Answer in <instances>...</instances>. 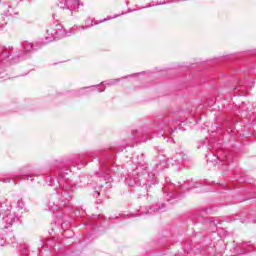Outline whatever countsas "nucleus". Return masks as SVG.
I'll list each match as a JSON object with an SVG mask.
<instances>
[{"label": "nucleus", "mask_w": 256, "mask_h": 256, "mask_svg": "<svg viewBox=\"0 0 256 256\" xmlns=\"http://www.w3.org/2000/svg\"><path fill=\"white\" fill-rule=\"evenodd\" d=\"M69 173V170H60L58 172V185L55 187L56 194L54 195L58 201L56 203L53 202V205L49 203V211H53V213H55L57 207H67L71 201V194H69V191H73V183L69 178Z\"/></svg>", "instance_id": "nucleus-1"}, {"label": "nucleus", "mask_w": 256, "mask_h": 256, "mask_svg": "<svg viewBox=\"0 0 256 256\" xmlns=\"http://www.w3.org/2000/svg\"><path fill=\"white\" fill-rule=\"evenodd\" d=\"M91 27H93V24L86 26H73L72 28L65 30L63 29V25L53 24L46 30L41 44L47 45L48 43H52V41H57V39H63V37H71V35H75L79 29L85 30L91 29Z\"/></svg>", "instance_id": "nucleus-2"}, {"label": "nucleus", "mask_w": 256, "mask_h": 256, "mask_svg": "<svg viewBox=\"0 0 256 256\" xmlns=\"http://www.w3.org/2000/svg\"><path fill=\"white\" fill-rule=\"evenodd\" d=\"M189 117V110H176L157 121V127L160 131H164L165 135H173L177 127V123H182Z\"/></svg>", "instance_id": "nucleus-3"}, {"label": "nucleus", "mask_w": 256, "mask_h": 256, "mask_svg": "<svg viewBox=\"0 0 256 256\" xmlns=\"http://www.w3.org/2000/svg\"><path fill=\"white\" fill-rule=\"evenodd\" d=\"M132 175L134 177L133 179H125V183L130 187H135V185H139L140 187H147V185H149L151 182V177L149 176V173H147V166L145 165L137 166L136 169L133 170Z\"/></svg>", "instance_id": "nucleus-4"}, {"label": "nucleus", "mask_w": 256, "mask_h": 256, "mask_svg": "<svg viewBox=\"0 0 256 256\" xmlns=\"http://www.w3.org/2000/svg\"><path fill=\"white\" fill-rule=\"evenodd\" d=\"M31 51H33V45H31V43L24 42L22 44V50L12 57V63H18L20 59H27Z\"/></svg>", "instance_id": "nucleus-5"}, {"label": "nucleus", "mask_w": 256, "mask_h": 256, "mask_svg": "<svg viewBox=\"0 0 256 256\" xmlns=\"http://www.w3.org/2000/svg\"><path fill=\"white\" fill-rule=\"evenodd\" d=\"M98 176L100 177V181H105V188L109 189L111 187V169L109 165L101 166Z\"/></svg>", "instance_id": "nucleus-6"}, {"label": "nucleus", "mask_w": 256, "mask_h": 256, "mask_svg": "<svg viewBox=\"0 0 256 256\" xmlns=\"http://www.w3.org/2000/svg\"><path fill=\"white\" fill-rule=\"evenodd\" d=\"M79 0H59L58 7L60 9H69L70 11H77L81 7Z\"/></svg>", "instance_id": "nucleus-7"}, {"label": "nucleus", "mask_w": 256, "mask_h": 256, "mask_svg": "<svg viewBox=\"0 0 256 256\" xmlns=\"http://www.w3.org/2000/svg\"><path fill=\"white\" fill-rule=\"evenodd\" d=\"M17 221H19V218L17 217V215H15L14 212H11V210H6L4 212L2 222L5 225V229H9V227H12L13 223H17Z\"/></svg>", "instance_id": "nucleus-8"}, {"label": "nucleus", "mask_w": 256, "mask_h": 256, "mask_svg": "<svg viewBox=\"0 0 256 256\" xmlns=\"http://www.w3.org/2000/svg\"><path fill=\"white\" fill-rule=\"evenodd\" d=\"M26 177L27 179H29L30 177H33V175H27L25 174V171L23 170H19L15 175H13L11 178H4L2 179L3 183H9L11 181V179H15V177Z\"/></svg>", "instance_id": "nucleus-9"}, {"label": "nucleus", "mask_w": 256, "mask_h": 256, "mask_svg": "<svg viewBox=\"0 0 256 256\" xmlns=\"http://www.w3.org/2000/svg\"><path fill=\"white\" fill-rule=\"evenodd\" d=\"M181 154H176L174 158H170L167 160V165H176V167H179V163H181Z\"/></svg>", "instance_id": "nucleus-10"}, {"label": "nucleus", "mask_w": 256, "mask_h": 256, "mask_svg": "<svg viewBox=\"0 0 256 256\" xmlns=\"http://www.w3.org/2000/svg\"><path fill=\"white\" fill-rule=\"evenodd\" d=\"M117 83H119V79L110 80L108 81L107 84H105V82H102L98 91L99 93H103V91H105V85H108V87H111V85H117Z\"/></svg>", "instance_id": "nucleus-11"}, {"label": "nucleus", "mask_w": 256, "mask_h": 256, "mask_svg": "<svg viewBox=\"0 0 256 256\" xmlns=\"http://www.w3.org/2000/svg\"><path fill=\"white\" fill-rule=\"evenodd\" d=\"M241 247H242V250H241L242 254L250 253V251H253V246L250 244V242H244Z\"/></svg>", "instance_id": "nucleus-12"}, {"label": "nucleus", "mask_w": 256, "mask_h": 256, "mask_svg": "<svg viewBox=\"0 0 256 256\" xmlns=\"http://www.w3.org/2000/svg\"><path fill=\"white\" fill-rule=\"evenodd\" d=\"M208 161H210V163H213L214 165H217V162H221L223 161V159H221V157L216 156L215 154H209L208 156H206Z\"/></svg>", "instance_id": "nucleus-13"}, {"label": "nucleus", "mask_w": 256, "mask_h": 256, "mask_svg": "<svg viewBox=\"0 0 256 256\" xmlns=\"http://www.w3.org/2000/svg\"><path fill=\"white\" fill-rule=\"evenodd\" d=\"M195 187H199V183L197 182H190V183H184L182 185V189H185V191H191V189H195Z\"/></svg>", "instance_id": "nucleus-14"}, {"label": "nucleus", "mask_w": 256, "mask_h": 256, "mask_svg": "<svg viewBox=\"0 0 256 256\" xmlns=\"http://www.w3.org/2000/svg\"><path fill=\"white\" fill-rule=\"evenodd\" d=\"M10 52L7 48L0 46V61L1 59H9Z\"/></svg>", "instance_id": "nucleus-15"}, {"label": "nucleus", "mask_w": 256, "mask_h": 256, "mask_svg": "<svg viewBox=\"0 0 256 256\" xmlns=\"http://www.w3.org/2000/svg\"><path fill=\"white\" fill-rule=\"evenodd\" d=\"M248 121H250V123H253V125H256V113H252L249 114L247 116Z\"/></svg>", "instance_id": "nucleus-16"}, {"label": "nucleus", "mask_w": 256, "mask_h": 256, "mask_svg": "<svg viewBox=\"0 0 256 256\" xmlns=\"http://www.w3.org/2000/svg\"><path fill=\"white\" fill-rule=\"evenodd\" d=\"M177 197V192H168L166 195V201H171V199H175Z\"/></svg>", "instance_id": "nucleus-17"}, {"label": "nucleus", "mask_w": 256, "mask_h": 256, "mask_svg": "<svg viewBox=\"0 0 256 256\" xmlns=\"http://www.w3.org/2000/svg\"><path fill=\"white\" fill-rule=\"evenodd\" d=\"M161 207L159 208H156V209H153V208H150L147 212H146V215H151L152 213H159V211H161Z\"/></svg>", "instance_id": "nucleus-18"}, {"label": "nucleus", "mask_w": 256, "mask_h": 256, "mask_svg": "<svg viewBox=\"0 0 256 256\" xmlns=\"http://www.w3.org/2000/svg\"><path fill=\"white\" fill-rule=\"evenodd\" d=\"M117 17H119V15H115L113 17H107L103 20H100L99 23H105V21H111V19H117Z\"/></svg>", "instance_id": "nucleus-19"}, {"label": "nucleus", "mask_w": 256, "mask_h": 256, "mask_svg": "<svg viewBox=\"0 0 256 256\" xmlns=\"http://www.w3.org/2000/svg\"><path fill=\"white\" fill-rule=\"evenodd\" d=\"M46 183L53 187V178L51 176H47L45 179Z\"/></svg>", "instance_id": "nucleus-20"}, {"label": "nucleus", "mask_w": 256, "mask_h": 256, "mask_svg": "<svg viewBox=\"0 0 256 256\" xmlns=\"http://www.w3.org/2000/svg\"><path fill=\"white\" fill-rule=\"evenodd\" d=\"M85 23H86V25H92V27H93V20H91V18L86 19Z\"/></svg>", "instance_id": "nucleus-21"}, {"label": "nucleus", "mask_w": 256, "mask_h": 256, "mask_svg": "<svg viewBox=\"0 0 256 256\" xmlns=\"http://www.w3.org/2000/svg\"><path fill=\"white\" fill-rule=\"evenodd\" d=\"M17 205H18V207H20V209H23V207H25V204H24L23 201H21V200H19V201L17 202Z\"/></svg>", "instance_id": "nucleus-22"}, {"label": "nucleus", "mask_w": 256, "mask_h": 256, "mask_svg": "<svg viewBox=\"0 0 256 256\" xmlns=\"http://www.w3.org/2000/svg\"><path fill=\"white\" fill-rule=\"evenodd\" d=\"M99 195H101V191L99 190L94 191L93 197H99Z\"/></svg>", "instance_id": "nucleus-23"}, {"label": "nucleus", "mask_w": 256, "mask_h": 256, "mask_svg": "<svg viewBox=\"0 0 256 256\" xmlns=\"http://www.w3.org/2000/svg\"><path fill=\"white\" fill-rule=\"evenodd\" d=\"M5 245V240L0 237V247H3Z\"/></svg>", "instance_id": "nucleus-24"}, {"label": "nucleus", "mask_w": 256, "mask_h": 256, "mask_svg": "<svg viewBox=\"0 0 256 256\" xmlns=\"http://www.w3.org/2000/svg\"><path fill=\"white\" fill-rule=\"evenodd\" d=\"M213 224L217 227L219 225V221L214 220Z\"/></svg>", "instance_id": "nucleus-25"}, {"label": "nucleus", "mask_w": 256, "mask_h": 256, "mask_svg": "<svg viewBox=\"0 0 256 256\" xmlns=\"http://www.w3.org/2000/svg\"><path fill=\"white\" fill-rule=\"evenodd\" d=\"M79 159L81 160V159H85V155H80L79 156Z\"/></svg>", "instance_id": "nucleus-26"}, {"label": "nucleus", "mask_w": 256, "mask_h": 256, "mask_svg": "<svg viewBox=\"0 0 256 256\" xmlns=\"http://www.w3.org/2000/svg\"><path fill=\"white\" fill-rule=\"evenodd\" d=\"M175 256H184L183 253H177Z\"/></svg>", "instance_id": "nucleus-27"}, {"label": "nucleus", "mask_w": 256, "mask_h": 256, "mask_svg": "<svg viewBox=\"0 0 256 256\" xmlns=\"http://www.w3.org/2000/svg\"><path fill=\"white\" fill-rule=\"evenodd\" d=\"M167 192V188H163V193H166Z\"/></svg>", "instance_id": "nucleus-28"}, {"label": "nucleus", "mask_w": 256, "mask_h": 256, "mask_svg": "<svg viewBox=\"0 0 256 256\" xmlns=\"http://www.w3.org/2000/svg\"><path fill=\"white\" fill-rule=\"evenodd\" d=\"M99 189H103V184H101V185L99 186Z\"/></svg>", "instance_id": "nucleus-29"}, {"label": "nucleus", "mask_w": 256, "mask_h": 256, "mask_svg": "<svg viewBox=\"0 0 256 256\" xmlns=\"http://www.w3.org/2000/svg\"><path fill=\"white\" fill-rule=\"evenodd\" d=\"M3 29V25H0V31Z\"/></svg>", "instance_id": "nucleus-30"}, {"label": "nucleus", "mask_w": 256, "mask_h": 256, "mask_svg": "<svg viewBox=\"0 0 256 256\" xmlns=\"http://www.w3.org/2000/svg\"><path fill=\"white\" fill-rule=\"evenodd\" d=\"M133 135H134V137H137V134H135V132H133Z\"/></svg>", "instance_id": "nucleus-31"}, {"label": "nucleus", "mask_w": 256, "mask_h": 256, "mask_svg": "<svg viewBox=\"0 0 256 256\" xmlns=\"http://www.w3.org/2000/svg\"><path fill=\"white\" fill-rule=\"evenodd\" d=\"M53 19H55V14L52 15Z\"/></svg>", "instance_id": "nucleus-32"}, {"label": "nucleus", "mask_w": 256, "mask_h": 256, "mask_svg": "<svg viewBox=\"0 0 256 256\" xmlns=\"http://www.w3.org/2000/svg\"><path fill=\"white\" fill-rule=\"evenodd\" d=\"M183 159H185V158L181 157V160H182V161H183Z\"/></svg>", "instance_id": "nucleus-33"}, {"label": "nucleus", "mask_w": 256, "mask_h": 256, "mask_svg": "<svg viewBox=\"0 0 256 256\" xmlns=\"http://www.w3.org/2000/svg\"><path fill=\"white\" fill-rule=\"evenodd\" d=\"M154 175H157V172H154Z\"/></svg>", "instance_id": "nucleus-34"}]
</instances>
